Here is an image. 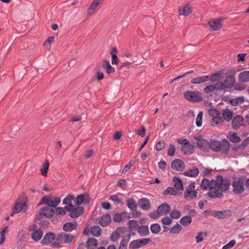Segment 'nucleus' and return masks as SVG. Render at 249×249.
I'll return each mask as SVG.
<instances>
[{"instance_id":"obj_19","label":"nucleus","mask_w":249,"mask_h":249,"mask_svg":"<svg viewBox=\"0 0 249 249\" xmlns=\"http://www.w3.org/2000/svg\"><path fill=\"white\" fill-rule=\"evenodd\" d=\"M196 197V192L195 190L194 184H191L186 189L185 197L187 199H191Z\"/></svg>"},{"instance_id":"obj_58","label":"nucleus","mask_w":249,"mask_h":249,"mask_svg":"<svg viewBox=\"0 0 249 249\" xmlns=\"http://www.w3.org/2000/svg\"><path fill=\"white\" fill-rule=\"evenodd\" d=\"M176 150L175 146L173 144H170L168 149V155L170 156H173Z\"/></svg>"},{"instance_id":"obj_37","label":"nucleus","mask_w":249,"mask_h":249,"mask_svg":"<svg viewBox=\"0 0 249 249\" xmlns=\"http://www.w3.org/2000/svg\"><path fill=\"white\" fill-rule=\"evenodd\" d=\"M173 182L174 186L177 190H182L183 189L182 182L179 178L174 177L173 179Z\"/></svg>"},{"instance_id":"obj_12","label":"nucleus","mask_w":249,"mask_h":249,"mask_svg":"<svg viewBox=\"0 0 249 249\" xmlns=\"http://www.w3.org/2000/svg\"><path fill=\"white\" fill-rule=\"evenodd\" d=\"M184 98L192 102H198L202 100L201 94L198 91L188 90L184 93Z\"/></svg>"},{"instance_id":"obj_4","label":"nucleus","mask_w":249,"mask_h":249,"mask_svg":"<svg viewBox=\"0 0 249 249\" xmlns=\"http://www.w3.org/2000/svg\"><path fill=\"white\" fill-rule=\"evenodd\" d=\"M74 200V196L71 195H68L63 200V203L65 204V209L70 213V216L72 218H76L81 215L83 212V208L82 207H76L72 204Z\"/></svg>"},{"instance_id":"obj_32","label":"nucleus","mask_w":249,"mask_h":249,"mask_svg":"<svg viewBox=\"0 0 249 249\" xmlns=\"http://www.w3.org/2000/svg\"><path fill=\"white\" fill-rule=\"evenodd\" d=\"M223 120L230 121L233 117V113L229 109H224L222 112Z\"/></svg>"},{"instance_id":"obj_18","label":"nucleus","mask_w":249,"mask_h":249,"mask_svg":"<svg viewBox=\"0 0 249 249\" xmlns=\"http://www.w3.org/2000/svg\"><path fill=\"white\" fill-rule=\"evenodd\" d=\"M195 139L197 147L201 150H206L209 148V142L202 136H196Z\"/></svg>"},{"instance_id":"obj_5","label":"nucleus","mask_w":249,"mask_h":249,"mask_svg":"<svg viewBox=\"0 0 249 249\" xmlns=\"http://www.w3.org/2000/svg\"><path fill=\"white\" fill-rule=\"evenodd\" d=\"M225 77V73L223 71H217L216 72L211 75L210 76L203 75L200 77L194 78L191 82L193 84H199L209 80L214 82L222 79Z\"/></svg>"},{"instance_id":"obj_21","label":"nucleus","mask_w":249,"mask_h":249,"mask_svg":"<svg viewBox=\"0 0 249 249\" xmlns=\"http://www.w3.org/2000/svg\"><path fill=\"white\" fill-rule=\"evenodd\" d=\"M89 200V196L87 194H81L77 196L73 201L77 206H79L83 203H87Z\"/></svg>"},{"instance_id":"obj_44","label":"nucleus","mask_w":249,"mask_h":249,"mask_svg":"<svg viewBox=\"0 0 249 249\" xmlns=\"http://www.w3.org/2000/svg\"><path fill=\"white\" fill-rule=\"evenodd\" d=\"M54 37L50 36L47 40L44 42L43 46L47 50H49L51 48L52 44L54 42Z\"/></svg>"},{"instance_id":"obj_7","label":"nucleus","mask_w":249,"mask_h":249,"mask_svg":"<svg viewBox=\"0 0 249 249\" xmlns=\"http://www.w3.org/2000/svg\"><path fill=\"white\" fill-rule=\"evenodd\" d=\"M74 236L71 234L61 232L56 237V241L52 244L53 247L60 248L61 244L70 243L73 240Z\"/></svg>"},{"instance_id":"obj_52","label":"nucleus","mask_w":249,"mask_h":249,"mask_svg":"<svg viewBox=\"0 0 249 249\" xmlns=\"http://www.w3.org/2000/svg\"><path fill=\"white\" fill-rule=\"evenodd\" d=\"M203 112L200 111L198 114L196 120V124L197 127H200L202 124Z\"/></svg>"},{"instance_id":"obj_40","label":"nucleus","mask_w":249,"mask_h":249,"mask_svg":"<svg viewBox=\"0 0 249 249\" xmlns=\"http://www.w3.org/2000/svg\"><path fill=\"white\" fill-rule=\"evenodd\" d=\"M9 232L8 226H5L0 231V245L4 243L5 240V234Z\"/></svg>"},{"instance_id":"obj_61","label":"nucleus","mask_w":249,"mask_h":249,"mask_svg":"<svg viewBox=\"0 0 249 249\" xmlns=\"http://www.w3.org/2000/svg\"><path fill=\"white\" fill-rule=\"evenodd\" d=\"M135 132L136 134L140 135L141 137H143L145 136L146 133V129L143 127L142 126L141 129H136Z\"/></svg>"},{"instance_id":"obj_30","label":"nucleus","mask_w":249,"mask_h":249,"mask_svg":"<svg viewBox=\"0 0 249 249\" xmlns=\"http://www.w3.org/2000/svg\"><path fill=\"white\" fill-rule=\"evenodd\" d=\"M100 4L95 1L94 0L88 7L87 10V14L88 15H91L96 12Z\"/></svg>"},{"instance_id":"obj_22","label":"nucleus","mask_w":249,"mask_h":249,"mask_svg":"<svg viewBox=\"0 0 249 249\" xmlns=\"http://www.w3.org/2000/svg\"><path fill=\"white\" fill-rule=\"evenodd\" d=\"M222 22V19H213L209 21L208 24L212 30L216 31L221 28Z\"/></svg>"},{"instance_id":"obj_55","label":"nucleus","mask_w":249,"mask_h":249,"mask_svg":"<svg viewBox=\"0 0 249 249\" xmlns=\"http://www.w3.org/2000/svg\"><path fill=\"white\" fill-rule=\"evenodd\" d=\"M236 243V241L234 239L230 241L228 244L223 246L222 249H231L233 248Z\"/></svg>"},{"instance_id":"obj_10","label":"nucleus","mask_w":249,"mask_h":249,"mask_svg":"<svg viewBox=\"0 0 249 249\" xmlns=\"http://www.w3.org/2000/svg\"><path fill=\"white\" fill-rule=\"evenodd\" d=\"M55 213L54 210L51 207L45 206L41 207L38 212V214L36 216V218L40 220L43 217H45L47 218L52 217Z\"/></svg>"},{"instance_id":"obj_8","label":"nucleus","mask_w":249,"mask_h":249,"mask_svg":"<svg viewBox=\"0 0 249 249\" xmlns=\"http://www.w3.org/2000/svg\"><path fill=\"white\" fill-rule=\"evenodd\" d=\"M208 114L211 118V124L213 127L217 126L223 122V119L221 116L220 112L214 109L208 110Z\"/></svg>"},{"instance_id":"obj_9","label":"nucleus","mask_w":249,"mask_h":249,"mask_svg":"<svg viewBox=\"0 0 249 249\" xmlns=\"http://www.w3.org/2000/svg\"><path fill=\"white\" fill-rule=\"evenodd\" d=\"M246 180V178L244 177H239L234 179L232 186L233 191L235 194H240L244 191V183Z\"/></svg>"},{"instance_id":"obj_6","label":"nucleus","mask_w":249,"mask_h":249,"mask_svg":"<svg viewBox=\"0 0 249 249\" xmlns=\"http://www.w3.org/2000/svg\"><path fill=\"white\" fill-rule=\"evenodd\" d=\"M61 202L60 199L54 196H44L38 204V206L46 205L51 208H55Z\"/></svg>"},{"instance_id":"obj_47","label":"nucleus","mask_w":249,"mask_h":249,"mask_svg":"<svg viewBox=\"0 0 249 249\" xmlns=\"http://www.w3.org/2000/svg\"><path fill=\"white\" fill-rule=\"evenodd\" d=\"M117 52V49L116 48H113L110 53L112 56L111 62L113 65L117 64L119 62V59L116 55Z\"/></svg>"},{"instance_id":"obj_48","label":"nucleus","mask_w":249,"mask_h":249,"mask_svg":"<svg viewBox=\"0 0 249 249\" xmlns=\"http://www.w3.org/2000/svg\"><path fill=\"white\" fill-rule=\"evenodd\" d=\"M244 102V97H240L237 98L233 99L231 101V104L232 106H237L241 105Z\"/></svg>"},{"instance_id":"obj_28","label":"nucleus","mask_w":249,"mask_h":249,"mask_svg":"<svg viewBox=\"0 0 249 249\" xmlns=\"http://www.w3.org/2000/svg\"><path fill=\"white\" fill-rule=\"evenodd\" d=\"M131 238V234L128 232L122 237V239L120 243L119 249H126V246L128 242Z\"/></svg>"},{"instance_id":"obj_27","label":"nucleus","mask_w":249,"mask_h":249,"mask_svg":"<svg viewBox=\"0 0 249 249\" xmlns=\"http://www.w3.org/2000/svg\"><path fill=\"white\" fill-rule=\"evenodd\" d=\"M238 80L241 83L249 82V71H244L238 75Z\"/></svg>"},{"instance_id":"obj_49","label":"nucleus","mask_w":249,"mask_h":249,"mask_svg":"<svg viewBox=\"0 0 249 249\" xmlns=\"http://www.w3.org/2000/svg\"><path fill=\"white\" fill-rule=\"evenodd\" d=\"M150 229L153 233L158 234L161 231V227L158 224H154L151 226Z\"/></svg>"},{"instance_id":"obj_53","label":"nucleus","mask_w":249,"mask_h":249,"mask_svg":"<svg viewBox=\"0 0 249 249\" xmlns=\"http://www.w3.org/2000/svg\"><path fill=\"white\" fill-rule=\"evenodd\" d=\"M172 219H177L181 216V213L178 210H173L170 213Z\"/></svg>"},{"instance_id":"obj_11","label":"nucleus","mask_w":249,"mask_h":249,"mask_svg":"<svg viewBox=\"0 0 249 249\" xmlns=\"http://www.w3.org/2000/svg\"><path fill=\"white\" fill-rule=\"evenodd\" d=\"M209 148L215 151H221L227 150L229 148V144L227 141H223L219 142L215 140H212L211 143H209Z\"/></svg>"},{"instance_id":"obj_31","label":"nucleus","mask_w":249,"mask_h":249,"mask_svg":"<svg viewBox=\"0 0 249 249\" xmlns=\"http://www.w3.org/2000/svg\"><path fill=\"white\" fill-rule=\"evenodd\" d=\"M111 219L109 214H105L99 219V223L102 226H106L110 223Z\"/></svg>"},{"instance_id":"obj_54","label":"nucleus","mask_w":249,"mask_h":249,"mask_svg":"<svg viewBox=\"0 0 249 249\" xmlns=\"http://www.w3.org/2000/svg\"><path fill=\"white\" fill-rule=\"evenodd\" d=\"M127 204L129 208L131 210L134 211L137 208L136 203L133 199H128L127 201Z\"/></svg>"},{"instance_id":"obj_60","label":"nucleus","mask_w":249,"mask_h":249,"mask_svg":"<svg viewBox=\"0 0 249 249\" xmlns=\"http://www.w3.org/2000/svg\"><path fill=\"white\" fill-rule=\"evenodd\" d=\"M165 142L163 141H160L156 143V148L157 150H162L165 146Z\"/></svg>"},{"instance_id":"obj_56","label":"nucleus","mask_w":249,"mask_h":249,"mask_svg":"<svg viewBox=\"0 0 249 249\" xmlns=\"http://www.w3.org/2000/svg\"><path fill=\"white\" fill-rule=\"evenodd\" d=\"M172 218L168 216H165L161 219V223L164 225L169 226L172 222Z\"/></svg>"},{"instance_id":"obj_51","label":"nucleus","mask_w":249,"mask_h":249,"mask_svg":"<svg viewBox=\"0 0 249 249\" xmlns=\"http://www.w3.org/2000/svg\"><path fill=\"white\" fill-rule=\"evenodd\" d=\"M182 229V227L180 225L177 224V225H175L174 226H173L170 229V232L174 234H178L181 231Z\"/></svg>"},{"instance_id":"obj_46","label":"nucleus","mask_w":249,"mask_h":249,"mask_svg":"<svg viewBox=\"0 0 249 249\" xmlns=\"http://www.w3.org/2000/svg\"><path fill=\"white\" fill-rule=\"evenodd\" d=\"M230 140L233 142H237L241 141V139L236 133H229L228 137Z\"/></svg>"},{"instance_id":"obj_36","label":"nucleus","mask_w":249,"mask_h":249,"mask_svg":"<svg viewBox=\"0 0 249 249\" xmlns=\"http://www.w3.org/2000/svg\"><path fill=\"white\" fill-rule=\"evenodd\" d=\"M199 174V171L196 168H194L186 171L184 172L183 175L186 177L195 178Z\"/></svg>"},{"instance_id":"obj_20","label":"nucleus","mask_w":249,"mask_h":249,"mask_svg":"<svg viewBox=\"0 0 249 249\" xmlns=\"http://www.w3.org/2000/svg\"><path fill=\"white\" fill-rule=\"evenodd\" d=\"M84 233L89 235L90 233L95 236H99L101 233V230L98 226H93L90 228L87 227L84 231Z\"/></svg>"},{"instance_id":"obj_26","label":"nucleus","mask_w":249,"mask_h":249,"mask_svg":"<svg viewBox=\"0 0 249 249\" xmlns=\"http://www.w3.org/2000/svg\"><path fill=\"white\" fill-rule=\"evenodd\" d=\"M158 213L160 216L165 215L170 211V207L166 203L162 204L157 208Z\"/></svg>"},{"instance_id":"obj_3","label":"nucleus","mask_w":249,"mask_h":249,"mask_svg":"<svg viewBox=\"0 0 249 249\" xmlns=\"http://www.w3.org/2000/svg\"><path fill=\"white\" fill-rule=\"evenodd\" d=\"M28 201V198L25 195H22L19 196L15 201L12 208L10 215L14 216L15 214L19 213H26L29 207Z\"/></svg>"},{"instance_id":"obj_13","label":"nucleus","mask_w":249,"mask_h":249,"mask_svg":"<svg viewBox=\"0 0 249 249\" xmlns=\"http://www.w3.org/2000/svg\"><path fill=\"white\" fill-rule=\"evenodd\" d=\"M178 142L182 146L181 150L185 154H192L194 151V146L186 139H178Z\"/></svg>"},{"instance_id":"obj_62","label":"nucleus","mask_w":249,"mask_h":249,"mask_svg":"<svg viewBox=\"0 0 249 249\" xmlns=\"http://www.w3.org/2000/svg\"><path fill=\"white\" fill-rule=\"evenodd\" d=\"M234 88L237 90H243L246 89V85L243 84L238 83L235 85Z\"/></svg>"},{"instance_id":"obj_45","label":"nucleus","mask_w":249,"mask_h":249,"mask_svg":"<svg viewBox=\"0 0 249 249\" xmlns=\"http://www.w3.org/2000/svg\"><path fill=\"white\" fill-rule=\"evenodd\" d=\"M49 167V163L48 161L46 162L43 164L42 167L40 170L41 174L42 176L46 177L47 176Z\"/></svg>"},{"instance_id":"obj_23","label":"nucleus","mask_w":249,"mask_h":249,"mask_svg":"<svg viewBox=\"0 0 249 249\" xmlns=\"http://www.w3.org/2000/svg\"><path fill=\"white\" fill-rule=\"evenodd\" d=\"M210 213L212 216L218 218H223L229 216L231 213L230 210L210 212Z\"/></svg>"},{"instance_id":"obj_15","label":"nucleus","mask_w":249,"mask_h":249,"mask_svg":"<svg viewBox=\"0 0 249 249\" xmlns=\"http://www.w3.org/2000/svg\"><path fill=\"white\" fill-rule=\"evenodd\" d=\"M193 10V7L190 3H187L178 8V14L179 16L187 17L190 15Z\"/></svg>"},{"instance_id":"obj_25","label":"nucleus","mask_w":249,"mask_h":249,"mask_svg":"<svg viewBox=\"0 0 249 249\" xmlns=\"http://www.w3.org/2000/svg\"><path fill=\"white\" fill-rule=\"evenodd\" d=\"M243 124L244 119L240 115L235 116L232 121V126L234 129H238L239 127L242 126Z\"/></svg>"},{"instance_id":"obj_33","label":"nucleus","mask_w":249,"mask_h":249,"mask_svg":"<svg viewBox=\"0 0 249 249\" xmlns=\"http://www.w3.org/2000/svg\"><path fill=\"white\" fill-rule=\"evenodd\" d=\"M77 227V223L76 222H67L63 226V230L66 231H70L75 230Z\"/></svg>"},{"instance_id":"obj_1","label":"nucleus","mask_w":249,"mask_h":249,"mask_svg":"<svg viewBox=\"0 0 249 249\" xmlns=\"http://www.w3.org/2000/svg\"><path fill=\"white\" fill-rule=\"evenodd\" d=\"M229 186L230 182L228 180L224 179L221 176H218L210 182L207 179H203L200 187L203 189H209L210 190L209 193L210 196L220 197L223 195V192L227 191Z\"/></svg>"},{"instance_id":"obj_17","label":"nucleus","mask_w":249,"mask_h":249,"mask_svg":"<svg viewBox=\"0 0 249 249\" xmlns=\"http://www.w3.org/2000/svg\"><path fill=\"white\" fill-rule=\"evenodd\" d=\"M171 166L173 169L178 172H182L185 168V162L180 159H175L173 160Z\"/></svg>"},{"instance_id":"obj_16","label":"nucleus","mask_w":249,"mask_h":249,"mask_svg":"<svg viewBox=\"0 0 249 249\" xmlns=\"http://www.w3.org/2000/svg\"><path fill=\"white\" fill-rule=\"evenodd\" d=\"M127 232V229L125 227L118 228L113 232L110 237L111 240L113 241H117L120 237H123Z\"/></svg>"},{"instance_id":"obj_2","label":"nucleus","mask_w":249,"mask_h":249,"mask_svg":"<svg viewBox=\"0 0 249 249\" xmlns=\"http://www.w3.org/2000/svg\"><path fill=\"white\" fill-rule=\"evenodd\" d=\"M215 84H210L207 86L203 89L204 92L209 94L215 91L224 90L227 89L231 88L235 83V79L233 76H229L224 81L220 80L216 81Z\"/></svg>"},{"instance_id":"obj_38","label":"nucleus","mask_w":249,"mask_h":249,"mask_svg":"<svg viewBox=\"0 0 249 249\" xmlns=\"http://www.w3.org/2000/svg\"><path fill=\"white\" fill-rule=\"evenodd\" d=\"M42 236V231L40 229L35 230L32 234V238L35 241L40 240Z\"/></svg>"},{"instance_id":"obj_14","label":"nucleus","mask_w":249,"mask_h":249,"mask_svg":"<svg viewBox=\"0 0 249 249\" xmlns=\"http://www.w3.org/2000/svg\"><path fill=\"white\" fill-rule=\"evenodd\" d=\"M151 240L149 238H142L131 241L129 245L130 249H137L148 244Z\"/></svg>"},{"instance_id":"obj_50","label":"nucleus","mask_w":249,"mask_h":249,"mask_svg":"<svg viewBox=\"0 0 249 249\" xmlns=\"http://www.w3.org/2000/svg\"><path fill=\"white\" fill-rule=\"evenodd\" d=\"M105 77V74L103 71H101L99 69H97L96 71V73L95 74V79L98 81H100L103 79Z\"/></svg>"},{"instance_id":"obj_29","label":"nucleus","mask_w":249,"mask_h":249,"mask_svg":"<svg viewBox=\"0 0 249 249\" xmlns=\"http://www.w3.org/2000/svg\"><path fill=\"white\" fill-rule=\"evenodd\" d=\"M102 66L105 69L107 74H109L113 73L115 70L110 64V62L107 60H104L102 62Z\"/></svg>"},{"instance_id":"obj_41","label":"nucleus","mask_w":249,"mask_h":249,"mask_svg":"<svg viewBox=\"0 0 249 249\" xmlns=\"http://www.w3.org/2000/svg\"><path fill=\"white\" fill-rule=\"evenodd\" d=\"M192 221V218L190 216H185L182 217L180 220V224L184 226H189Z\"/></svg>"},{"instance_id":"obj_63","label":"nucleus","mask_w":249,"mask_h":249,"mask_svg":"<svg viewBox=\"0 0 249 249\" xmlns=\"http://www.w3.org/2000/svg\"><path fill=\"white\" fill-rule=\"evenodd\" d=\"M133 163L132 161H130L127 165H126L124 169H123L122 173H125L128 172L131 167L133 166Z\"/></svg>"},{"instance_id":"obj_39","label":"nucleus","mask_w":249,"mask_h":249,"mask_svg":"<svg viewBox=\"0 0 249 249\" xmlns=\"http://www.w3.org/2000/svg\"><path fill=\"white\" fill-rule=\"evenodd\" d=\"M127 226L131 231L138 229L139 228L138 223L135 220L129 221L127 223Z\"/></svg>"},{"instance_id":"obj_24","label":"nucleus","mask_w":249,"mask_h":249,"mask_svg":"<svg viewBox=\"0 0 249 249\" xmlns=\"http://www.w3.org/2000/svg\"><path fill=\"white\" fill-rule=\"evenodd\" d=\"M56 238L55 234L52 232L46 233L41 241L42 245H46L53 242Z\"/></svg>"},{"instance_id":"obj_59","label":"nucleus","mask_w":249,"mask_h":249,"mask_svg":"<svg viewBox=\"0 0 249 249\" xmlns=\"http://www.w3.org/2000/svg\"><path fill=\"white\" fill-rule=\"evenodd\" d=\"M66 210L65 208L62 207H57L54 211L57 214L63 215L66 213Z\"/></svg>"},{"instance_id":"obj_35","label":"nucleus","mask_w":249,"mask_h":249,"mask_svg":"<svg viewBox=\"0 0 249 249\" xmlns=\"http://www.w3.org/2000/svg\"><path fill=\"white\" fill-rule=\"evenodd\" d=\"M139 205L142 209L145 210H148L150 207L149 200L145 198L140 199Z\"/></svg>"},{"instance_id":"obj_43","label":"nucleus","mask_w":249,"mask_h":249,"mask_svg":"<svg viewBox=\"0 0 249 249\" xmlns=\"http://www.w3.org/2000/svg\"><path fill=\"white\" fill-rule=\"evenodd\" d=\"M138 231L142 236L147 235L149 233V228L146 226L139 227Z\"/></svg>"},{"instance_id":"obj_34","label":"nucleus","mask_w":249,"mask_h":249,"mask_svg":"<svg viewBox=\"0 0 249 249\" xmlns=\"http://www.w3.org/2000/svg\"><path fill=\"white\" fill-rule=\"evenodd\" d=\"M128 216L127 212H124L121 213H117L113 215V220L115 222H119L122 221L123 219Z\"/></svg>"},{"instance_id":"obj_42","label":"nucleus","mask_w":249,"mask_h":249,"mask_svg":"<svg viewBox=\"0 0 249 249\" xmlns=\"http://www.w3.org/2000/svg\"><path fill=\"white\" fill-rule=\"evenodd\" d=\"M97 246V241L94 238L89 239L87 244V247L88 249H95Z\"/></svg>"},{"instance_id":"obj_64","label":"nucleus","mask_w":249,"mask_h":249,"mask_svg":"<svg viewBox=\"0 0 249 249\" xmlns=\"http://www.w3.org/2000/svg\"><path fill=\"white\" fill-rule=\"evenodd\" d=\"M158 167L159 169L163 171H165L166 167V163L165 161H160L158 163Z\"/></svg>"},{"instance_id":"obj_57","label":"nucleus","mask_w":249,"mask_h":249,"mask_svg":"<svg viewBox=\"0 0 249 249\" xmlns=\"http://www.w3.org/2000/svg\"><path fill=\"white\" fill-rule=\"evenodd\" d=\"M177 194V191L174 190V189L172 187L168 188L166 190H165L163 192V195H176Z\"/></svg>"}]
</instances>
